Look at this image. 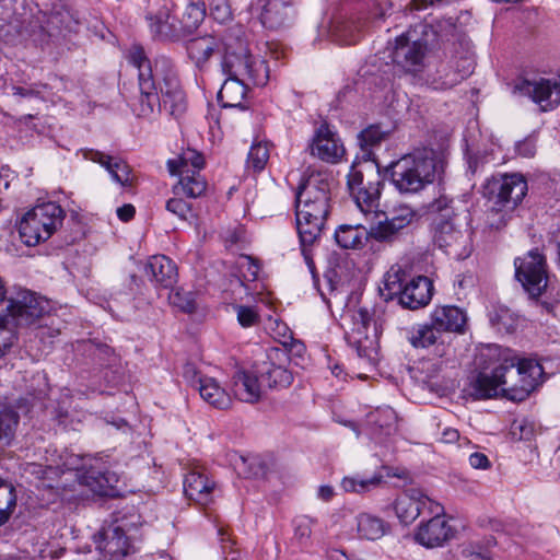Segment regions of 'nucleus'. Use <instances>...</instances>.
<instances>
[{"label":"nucleus","instance_id":"nucleus-45","mask_svg":"<svg viewBox=\"0 0 560 560\" xmlns=\"http://www.w3.org/2000/svg\"><path fill=\"white\" fill-rule=\"evenodd\" d=\"M469 71H455L448 69L446 66H442L441 69L438 70L439 78H434L432 80V84L434 89L438 90H448L462 82L467 75Z\"/></svg>","mask_w":560,"mask_h":560},{"label":"nucleus","instance_id":"nucleus-37","mask_svg":"<svg viewBox=\"0 0 560 560\" xmlns=\"http://www.w3.org/2000/svg\"><path fill=\"white\" fill-rule=\"evenodd\" d=\"M117 481L115 474L91 469L84 476L85 485L100 495H110L114 482Z\"/></svg>","mask_w":560,"mask_h":560},{"label":"nucleus","instance_id":"nucleus-40","mask_svg":"<svg viewBox=\"0 0 560 560\" xmlns=\"http://www.w3.org/2000/svg\"><path fill=\"white\" fill-rule=\"evenodd\" d=\"M48 22L57 28L72 30L80 23L79 13L66 4L54 5Z\"/></svg>","mask_w":560,"mask_h":560},{"label":"nucleus","instance_id":"nucleus-41","mask_svg":"<svg viewBox=\"0 0 560 560\" xmlns=\"http://www.w3.org/2000/svg\"><path fill=\"white\" fill-rule=\"evenodd\" d=\"M16 508V493L12 483L0 478V526L8 522Z\"/></svg>","mask_w":560,"mask_h":560},{"label":"nucleus","instance_id":"nucleus-33","mask_svg":"<svg viewBox=\"0 0 560 560\" xmlns=\"http://www.w3.org/2000/svg\"><path fill=\"white\" fill-rule=\"evenodd\" d=\"M407 275L404 268L399 265H393L383 277V287L380 288V293L385 301H392L394 299H400Z\"/></svg>","mask_w":560,"mask_h":560},{"label":"nucleus","instance_id":"nucleus-47","mask_svg":"<svg viewBox=\"0 0 560 560\" xmlns=\"http://www.w3.org/2000/svg\"><path fill=\"white\" fill-rule=\"evenodd\" d=\"M358 28L351 21H336L332 26L334 36L345 45L357 43Z\"/></svg>","mask_w":560,"mask_h":560},{"label":"nucleus","instance_id":"nucleus-51","mask_svg":"<svg viewBox=\"0 0 560 560\" xmlns=\"http://www.w3.org/2000/svg\"><path fill=\"white\" fill-rule=\"evenodd\" d=\"M387 135L380 125H372L360 132V141L364 147H373L385 140Z\"/></svg>","mask_w":560,"mask_h":560},{"label":"nucleus","instance_id":"nucleus-35","mask_svg":"<svg viewBox=\"0 0 560 560\" xmlns=\"http://www.w3.org/2000/svg\"><path fill=\"white\" fill-rule=\"evenodd\" d=\"M295 220L301 246L311 247L315 245L322 235L325 221L301 218V215H295Z\"/></svg>","mask_w":560,"mask_h":560},{"label":"nucleus","instance_id":"nucleus-46","mask_svg":"<svg viewBox=\"0 0 560 560\" xmlns=\"http://www.w3.org/2000/svg\"><path fill=\"white\" fill-rule=\"evenodd\" d=\"M206 18L205 2H196L187 5L183 14V26L187 31L197 28Z\"/></svg>","mask_w":560,"mask_h":560},{"label":"nucleus","instance_id":"nucleus-21","mask_svg":"<svg viewBox=\"0 0 560 560\" xmlns=\"http://www.w3.org/2000/svg\"><path fill=\"white\" fill-rule=\"evenodd\" d=\"M430 319L440 332L464 334L467 325L466 312L454 305L436 306Z\"/></svg>","mask_w":560,"mask_h":560},{"label":"nucleus","instance_id":"nucleus-4","mask_svg":"<svg viewBox=\"0 0 560 560\" xmlns=\"http://www.w3.org/2000/svg\"><path fill=\"white\" fill-rule=\"evenodd\" d=\"M482 192L491 202L487 212L488 223L491 228L500 229L527 195L528 184L521 173L498 174L487 179Z\"/></svg>","mask_w":560,"mask_h":560},{"label":"nucleus","instance_id":"nucleus-6","mask_svg":"<svg viewBox=\"0 0 560 560\" xmlns=\"http://www.w3.org/2000/svg\"><path fill=\"white\" fill-rule=\"evenodd\" d=\"M330 185L327 174L312 173L296 191L295 215L326 221L330 211Z\"/></svg>","mask_w":560,"mask_h":560},{"label":"nucleus","instance_id":"nucleus-15","mask_svg":"<svg viewBox=\"0 0 560 560\" xmlns=\"http://www.w3.org/2000/svg\"><path fill=\"white\" fill-rule=\"evenodd\" d=\"M430 518L420 523L415 540L425 548L442 547L454 536V529L445 520L444 513H428Z\"/></svg>","mask_w":560,"mask_h":560},{"label":"nucleus","instance_id":"nucleus-9","mask_svg":"<svg viewBox=\"0 0 560 560\" xmlns=\"http://www.w3.org/2000/svg\"><path fill=\"white\" fill-rule=\"evenodd\" d=\"M433 242L445 254L455 259H465L470 255V232L466 217L454 215L451 220L435 219L432 225Z\"/></svg>","mask_w":560,"mask_h":560},{"label":"nucleus","instance_id":"nucleus-52","mask_svg":"<svg viewBox=\"0 0 560 560\" xmlns=\"http://www.w3.org/2000/svg\"><path fill=\"white\" fill-rule=\"evenodd\" d=\"M16 339L15 332L8 323L0 320V357L13 346Z\"/></svg>","mask_w":560,"mask_h":560},{"label":"nucleus","instance_id":"nucleus-61","mask_svg":"<svg viewBox=\"0 0 560 560\" xmlns=\"http://www.w3.org/2000/svg\"><path fill=\"white\" fill-rule=\"evenodd\" d=\"M335 492L334 488L330 486H320L318 489V498L325 502H328L332 499Z\"/></svg>","mask_w":560,"mask_h":560},{"label":"nucleus","instance_id":"nucleus-8","mask_svg":"<svg viewBox=\"0 0 560 560\" xmlns=\"http://www.w3.org/2000/svg\"><path fill=\"white\" fill-rule=\"evenodd\" d=\"M382 179L377 168L370 163L351 167L348 189L355 205L364 214L376 212L380 203Z\"/></svg>","mask_w":560,"mask_h":560},{"label":"nucleus","instance_id":"nucleus-50","mask_svg":"<svg viewBox=\"0 0 560 560\" xmlns=\"http://www.w3.org/2000/svg\"><path fill=\"white\" fill-rule=\"evenodd\" d=\"M268 160L269 150L266 144L257 143L252 145L247 159L248 167H252L256 172H260L266 166Z\"/></svg>","mask_w":560,"mask_h":560},{"label":"nucleus","instance_id":"nucleus-44","mask_svg":"<svg viewBox=\"0 0 560 560\" xmlns=\"http://www.w3.org/2000/svg\"><path fill=\"white\" fill-rule=\"evenodd\" d=\"M261 378L270 388H284L291 385L293 375L283 366L271 364L270 368L262 373Z\"/></svg>","mask_w":560,"mask_h":560},{"label":"nucleus","instance_id":"nucleus-62","mask_svg":"<svg viewBox=\"0 0 560 560\" xmlns=\"http://www.w3.org/2000/svg\"><path fill=\"white\" fill-rule=\"evenodd\" d=\"M244 260L247 265V270L250 273L252 279L255 280L259 271L258 265L250 257H244Z\"/></svg>","mask_w":560,"mask_h":560},{"label":"nucleus","instance_id":"nucleus-36","mask_svg":"<svg viewBox=\"0 0 560 560\" xmlns=\"http://www.w3.org/2000/svg\"><path fill=\"white\" fill-rule=\"evenodd\" d=\"M203 165V156L194 149H186L178 159L167 162L168 171L172 175H178L184 170H195L199 172Z\"/></svg>","mask_w":560,"mask_h":560},{"label":"nucleus","instance_id":"nucleus-30","mask_svg":"<svg viewBox=\"0 0 560 560\" xmlns=\"http://www.w3.org/2000/svg\"><path fill=\"white\" fill-rule=\"evenodd\" d=\"M355 532L359 538L377 540L390 530V525L378 515L361 512L354 517Z\"/></svg>","mask_w":560,"mask_h":560},{"label":"nucleus","instance_id":"nucleus-17","mask_svg":"<svg viewBox=\"0 0 560 560\" xmlns=\"http://www.w3.org/2000/svg\"><path fill=\"white\" fill-rule=\"evenodd\" d=\"M184 375L190 380L191 386L199 392L200 397L210 406L224 410L228 409L232 399L224 388L212 377L198 376L192 365H186Z\"/></svg>","mask_w":560,"mask_h":560},{"label":"nucleus","instance_id":"nucleus-64","mask_svg":"<svg viewBox=\"0 0 560 560\" xmlns=\"http://www.w3.org/2000/svg\"><path fill=\"white\" fill-rule=\"evenodd\" d=\"M301 247H302L303 256H304V258H305V260H306V262H307L308 267H310L311 269H313V268H314V261H313V258H312V256H311L310 250L307 249L308 247H304V246H301Z\"/></svg>","mask_w":560,"mask_h":560},{"label":"nucleus","instance_id":"nucleus-11","mask_svg":"<svg viewBox=\"0 0 560 560\" xmlns=\"http://www.w3.org/2000/svg\"><path fill=\"white\" fill-rule=\"evenodd\" d=\"M420 219L419 212L407 203L395 206L383 221L372 225L369 234L376 242L393 244L408 233Z\"/></svg>","mask_w":560,"mask_h":560},{"label":"nucleus","instance_id":"nucleus-60","mask_svg":"<svg viewBox=\"0 0 560 560\" xmlns=\"http://www.w3.org/2000/svg\"><path fill=\"white\" fill-rule=\"evenodd\" d=\"M458 438H459V433L455 429L446 428L442 432V440L445 443H454L458 440Z\"/></svg>","mask_w":560,"mask_h":560},{"label":"nucleus","instance_id":"nucleus-53","mask_svg":"<svg viewBox=\"0 0 560 560\" xmlns=\"http://www.w3.org/2000/svg\"><path fill=\"white\" fill-rule=\"evenodd\" d=\"M168 299L174 306L180 308L186 313H191L196 308L195 301L190 298L189 294L176 291L172 292Z\"/></svg>","mask_w":560,"mask_h":560},{"label":"nucleus","instance_id":"nucleus-34","mask_svg":"<svg viewBox=\"0 0 560 560\" xmlns=\"http://www.w3.org/2000/svg\"><path fill=\"white\" fill-rule=\"evenodd\" d=\"M370 237L369 231L362 225H340L335 232L336 243L345 249L362 248Z\"/></svg>","mask_w":560,"mask_h":560},{"label":"nucleus","instance_id":"nucleus-28","mask_svg":"<svg viewBox=\"0 0 560 560\" xmlns=\"http://www.w3.org/2000/svg\"><path fill=\"white\" fill-rule=\"evenodd\" d=\"M295 0H267L260 20L268 28L283 26L294 15Z\"/></svg>","mask_w":560,"mask_h":560},{"label":"nucleus","instance_id":"nucleus-31","mask_svg":"<svg viewBox=\"0 0 560 560\" xmlns=\"http://www.w3.org/2000/svg\"><path fill=\"white\" fill-rule=\"evenodd\" d=\"M177 19L173 16L168 9L160 10L154 16L150 18V31L154 38L159 40H173L180 36V30L177 26Z\"/></svg>","mask_w":560,"mask_h":560},{"label":"nucleus","instance_id":"nucleus-22","mask_svg":"<svg viewBox=\"0 0 560 560\" xmlns=\"http://www.w3.org/2000/svg\"><path fill=\"white\" fill-rule=\"evenodd\" d=\"M357 328L349 337L350 343L355 347L360 358H371L376 350L377 335L376 332L370 337L366 334L371 324V316L365 308H360L355 315Z\"/></svg>","mask_w":560,"mask_h":560},{"label":"nucleus","instance_id":"nucleus-54","mask_svg":"<svg viewBox=\"0 0 560 560\" xmlns=\"http://www.w3.org/2000/svg\"><path fill=\"white\" fill-rule=\"evenodd\" d=\"M237 320L243 327H250L259 322L258 313L249 306H237Z\"/></svg>","mask_w":560,"mask_h":560},{"label":"nucleus","instance_id":"nucleus-10","mask_svg":"<svg viewBox=\"0 0 560 560\" xmlns=\"http://www.w3.org/2000/svg\"><path fill=\"white\" fill-rule=\"evenodd\" d=\"M8 302L9 314L16 326L42 327V322L49 317L48 301L28 290L20 289Z\"/></svg>","mask_w":560,"mask_h":560},{"label":"nucleus","instance_id":"nucleus-58","mask_svg":"<svg viewBox=\"0 0 560 560\" xmlns=\"http://www.w3.org/2000/svg\"><path fill=\"white\" fill-rule=\"evenodd\" d=\"M469 464L476 469H487L490 467V460L483 453H472L469 456Z\"/></svg>","mask_w":560,"mask_h":560},{"label":"nucleus","instance_id":"nucleus-25","mask_svg":"<svg viewBox=\"0 0 560 560\" xmlns=\"http://www.w3.org/2000/svg\"><path fill=\"white\" fill-rule=\"evenodd\" d=\"M213 488L214 482L198 469L189 471L184 480L185 495L201 505H206L211 501Z\"/></svg>","mask_w":560,"mask_h":560},{"label":"nucleus","instance_id":"nucleus-32","mask_svg":"<svg viewBox=\"0 0 560 560\" xmlns=\"http://www.w3.org/2000/svg\"><path fill=\"white\" fill-rule=\"evenodd\" d=\"M178 176V184L173 187L174 195L198 198L206 192L207 180L199 172L195 170H184Z\"/></svg>","mask_w":560,"mask_h":560},{"label":"nucleus","instance_id":"nucleus-63","mask_svg":"<svg viewBox=\"0 0 560 560\" xmlns=\"http://www.w3.org/2000/svg\"><path fill=\"white\" fill-rule=\"evenodd\" d=\"M13 94L22 96V97H25V96L33 95V91L28 90V89H25V88H22V86H14L13 88Z\"/></svg>","mask_w":560,"mask_h":560},{"label":"nucleus","instance_id":"nucleus-39","mask_svg":"<svg viewBox=\"0 0 560 560\" xmlns=\"http://www.w3.org/2000/svg\"><path fill=\"white\" fill-rule=\"evenodd\" d=\"M440 331L432 322L430 324H419L411 328L408 340L415 348H428L436 343Z\"/></svg>","mask_w":560,"mask_h":560},{"label":"nucleus","instance_id":"nucleus-7","mask_svg":"<svg viewBox=\"0 0 560 560\" xmlns=\"http://www.w3.org/2000/svg\"><path fill=\"white\" fill-rule=\"evenodd\" d=\"M65 213L55 202H46L34 207L22 218L19 232L27 246H36L47 241L61 225Z\"/></svg>","mask_w":560,"mask_h":560},{"label":"nucleus","instance_id":"nucleus-13","mask_svg":"<svg viewBox=\"0 0 560 560\" xmlns=\"http://www.w3.org/2000/svg\"><path fill=\"white\" fill-rule=\"evenodd\" d=\"M517 280L532 298H538L547 287V271L544 256L530 250L525 257L515 259Z\"/></svg>","mask_w":560,"mask_h":560},{"label":"nucleus","instance_id":"nucleus-49","mask_svg":"<svg viewBox=\"0 0 560 560\" xmlns=\"http://www.w3.org/2000/svg\"><path fill=\"white\" fill-rule=\"evenodd\" d=\"M166 210L184 221H187L195 217L191 203L184 200L180 196L176 195H174L173 198L167 200Z\"/></svg>","mask_w":560,"mask_h":560},{"label":"nucleus","instance_id":"nucleus-1","mask_svg":"<svg viewBox=\"0 0 560 560\" xmlns=\"http://www.w3.org/2000/svg\"><path fill=\"white\" fill-rule=\"evenodd\" d=\"M129 62L138 69L140 113L148 115L155 106L174 117L186 110V100L180 89L174 63L165 56L158 57L152 66L144 50L133 46L128 54Z\"/></svg>","mask_w":560,"mask_h":560},{"label":"nucleus","instance_id":"nucleus-43","mask_svg":"<svg viewBox=\"0 0 560 560\" xmlns=\"http://www.w3.org/2000/svg\"><path fill=\"white\" fill-rule=\"evenodd\" d=\"M18 423V412L0 402V442L9 443L13 439Z\"/></svg>","mask_w":560,"mask_h":560},{"label":"nucleus","instance_id":"nucleus-16","mask_svg":"<svg viewBox=\"0 0 560 560\" xmlns=\"http://www.w3.org/2000/svg\"><path fill=\"white\" fill-rule=\"evenodd\" d=\"M521 93L528 95L541 110H551L560 104V77L523 81L518 86Z\"/></svg>","mask_w":560,"mask_h":560},{"label":"nucleus","instance_id":"nucleus-5","mask_svg":"<svg viewBox=\"0 0 560 560\" xmlns=\"http://www.w3.org/2000/svg\"><path fill=\"white\" fill-rule=\"evenodd\" d=\"M442 170L433 150H422L407 154L393 162L389 174L394 186L402 194H415L431 184Z\"/></svg>","mask_w":560,"mask_h":560},{"label":"nucleus","instance_id":"nucleus-27","mask_svg":"<svg viewBox=\"0 0 560 560\" xmlns=\"http://www.w3.org/2000/svg\"><path fill=\"white\" fill-rule=\"evenodd\" d=\"M232 390L236 398L248 404L258 402L262 396L258 377L248 371H237L232 378Z\"/></svg>","mask_w":560,"mask_h":560},{"label":"nucleus","instance_id":"nucleus-57","mask_svg":"<svg viewBox=\"0 0 560 560\" xmlns=\"http://www.w3.org/2000/svg\"><path fill=\"white\" fill-rule=\"evenodd\" d=\"M311 526L307 521L302 520L295 525L294 537L300 544H304L311 537Z\"/></svg>","mask_w":560,"mask_h":560},{"label":"nucleus","instance_id":"nucleus-2","mask_svg":"<svg viewBox=\"0 0 560 560\" xmlns=\"http://www.w3.org/2000/svg\"><path fill=\"white\" fill-rule=\"evenodd\" d=\"M544 374L541 364L533 359L505 354L491 373L479 372L470 382V394L487 399L502 394L510 400L523 401L539 384Z\"/></svg>","mask_w":560,"mask_h":560},{"label":"nucleus","instance_id":"nucleus-23","mask_svg":"<svg viewBox=\"0 0 560 560\" xmlns=\"http://www.w3.org/2000/svg\"><path fill=\"white\" fill-rule=\"evenodd\" d=\"M432 291L431 280L424 276H419L405 284V290L398 302L404 308L418 310L430 302Z\"/></svg>","mask_w":560,"mask_h":560},{"label":"nucleus","instance_id":"nucleus-48","mask_svg":"<svg viewBox=\"0 0 560 560\" xmlns=\"http://www.w3.org/2000/svg\"><path fill=\"white\" fill-rule=\"evenodd\" d=\"M428 210L431 213H438L439 217L436 219L451 220L454 218V215H460L459 213L455 212L453 200L445 195H440L432 202H430Z\"/></svg>","mask_w":560,"mask_h":560},{"label":"nucleus","instance_id":"nucleus-19","mask_svg":"<svg viewBox=\"0 0 560 560\" xmlns=\"http://www.w3.org/2000/svg\"><path fill=\"white\" fill-rule=\"evenodd\" d=\"M83 156L101 164L110 174L112 178L124 187H131L136 182V175L131 167L121 159L105 154L97 150H85Z\"/></svg>","mask_w":560,"mask_h":560},{"label":"nucleus","instance_id":"nucleus-42","mask_svg":"<svg viewBox=\"0 0 560 560\" xmlns=\"http://www.w3.org/2000/svg\"><path fill=\"white\" fill-rule=\"evenodd\" d=\"M366 422L374 429L384 430L389 434L396 422V412L390 407L377 408L366 416Z\"/></svg>","mask_w":560,"mask_h":560},{"label":"nucleus","instance_id":"nucleus-14","mask_svg":"<svg viewBox=\"0 0 560 560\" xmlns=\"http://www.w3.org/2000/svg\"><path fill=\"white\" fill-rule=\"evenodd\" d=\"M394 510L402 524H411L420 515L444 513V506L430 499L418 489H409L400 493L394 503Z\"/></svg>","mask_w":560,"mask_h":560},{"label":"nucleus","instance_id":"nucleus-12","mask_svg":"<svg viewBox=\"0 0 560 560\" xmlns=\"http://www.w3.org/2000/svg\"><path fill=\"white\" fill-rule=\"evenodd\" d=\"M428 43L416 31H407L395 39L393 61L407 72L417 73L424 67Z\"/></svg>","mask_w":560,"mask_h":560},{"label":"nucleus","instance_id":"nucleus-26","mask_svg":"<svg viewBox=\"0 0 560 560\" xmlns=\"http://www.w3.org/2000/svg\"><path fill=\"white\" fill-rule=\"evenodd\" d=\"M247 78L228 75L218 93V100L222 107L225 108H245V100L247 96Z\"/></svg>","mask_w":560,"mask_h":560},{"label":"nucleus","instance_id":"nucleus-29","mask_svg":"<svg viewBox=\"0 0 560 560\" xmlns=\"http://www.w3.org/2000/svg\"><path fill=\"white\" fill-rule=\"evenodd\" d=\"M186 49L195 66L203 69L215 51L221 55V40L210 35L195 37L187 42Z\"/></svg>","mask_w":560,"mask_h":560},{"label":"nucleus","instance_id":"nucleus-59","mask_svg":"<svg viewBox=\"0 0 560 560\" xmlns=\"http://www.w3.org/2000/svg\"><path fill=\"white\" fill-rule=\"evenodd\" d=\"M135 213L136 209L130 203H126L117 209V215L124 222L130 221L135 217Z\"/></svg>","mask_w":560,"mask_h":560},{"label":"nucleus","instance_id":"nucleus-3","mask_svg":"<svg viewBox=\"0 0 560 560\" xmlns=\"http://www.w3.org/2000/svg\"><path fill=\"white\" fill-rule=\"evenodd\" d=\"M221 69L226 75L247 78L254 85L264 86L269 80V69L265 60L250 51L244 32L230 30L221 38Z\"/></svg>","mask_w":560,"mask_h":560},{"label":"nucleus","instance_id":"nucleus-55","mask_svg":"<svg viewBox=\"0 0 560 560\" xmlns=\"http://www.w3.org/2000/svg\"><path fill=\"white\" fill-rule=\"evenodd\" d=\"M210 15L215 21L223 23L231 18L230 7L224 1L221 3L212 4L210 8Z\"/></svg>","mask_w":560,"mask_h":560},{"label":"nucleus","instance_id":"nucleus-18","mask_svg":"<svg viewBox=\"0 0 560 560\" xmlns=\"http://www.w3.org/2000/svg\"><path fill=\"white\" fill-rule=\"evenodd\" d=\"M311 152L322 161L336 164L341 161L346 150L337 135L323 125L316 132Z\"/></svg>","mask_w":560,"mask_h":560},{"label":"nucleus","instance_id":"nucleus-56","mask_svg":"<svg viewBox=\"0 0 560 560\" xmlns=\"http://www.w3.org/2000/svg\"><path fill=\"white\" fill-rule=\"evenodd\" d=\"M462 555L467 560H490L487 551L478 549L472 544L464 546L462 549Z\"/></svg>","mask_w":560,"mask_h":560},{"label":"nucleus","instance_id":"nucleus-24","mask_svg":"<svg viewBox=\"0 0 560 560\" xmlns=\"http://www.w3.org/2000/svg\"><path fill=\"white\" fill-rule=\"evenodd\" d=\"M96 548L114 557H124L128 552L129 541L125 532L118 526H110L95 535Z\"/></svg>","mask_w":560,"mask_h":560},{"label":"nucleus","instance_id":"nucleus-20","mask_svg":"<svg viewBox=\"0 0 560 560\" xmlns=\"http://www.w3.org/2000/svg\"><path fill=\"white\" fill-rule=\"evenodd\" d=\"M144 275L156 287L170 289L177 282V267L164 255L152 256L144 265Z\"/></svg>","mask_w":560,"mask_h":560},{"label":"nucleus","instance_id":"nucleus-38","mask_svg":"<svg viewBox=\"0 0 560 560\" xmlns=\"http://www.w3.org/2000/svg\"><path fill=\"white\" fill-rule=\"evenodd\" d=\"M383 482V475L374 474L370 478H362L359 475L346 476L341 480V488L349 493L363 494L375 488Z\"/></svg>","mask_w":560,"mask_h":560}]
</instances>
